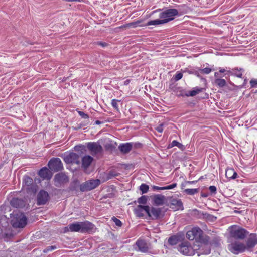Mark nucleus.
<instances>
[{"label": "nucleus", "instance_id": "obj_43", "mask_svg": "<svg viewBox=\"0 0 257 257\" xmlns=\"http://www.w3.org/2000/svg\"><path fill=\"white\" fill-rule=\"evenodd\" d=\"M209 190L211 194H216V193L217 189L215 186H210L209 187Z\"/></svg>", "mask_w": 257, "mask_h": 257}, {"label": "nucleus", "instance_id": "obj_13", "mask_svg": "<svg viewBox=\"0 0 257 257\" xmlns=\"http://www.w3.org/2000/svg\"><path fill=\"white\" fill-rule=\"evenodd\" d=\"M88 149L93 154L101 153L102 147L98 142H89L87 144Z\"/></svg>", "mask_w": 257, "mask_h": 257}, {"label": "nucleus", "instance_id": "obj_45", "mask_svg": "<svg viewBox=\"0 0 257 257\" xmlns=\"http://www.w3.org/2000/svg\"><path fill=\"white\" fill-rule=\"evenodd\" d=\"M163 125V123L160 124L159 126L156 127V130L159 133H162L164 130Z\"/></svg>", "mask_w": 257, "mask_h": 257}, {"label": "nucleus", "instance_id": "obj_6", "mask_svg": "<svg viewBox=\"0 0 257 257\" xmlns=\"http://www.w3.org/2000/svg\"><path fill=\"white\" fill-rule=\"evenodd\" d=\"M226 71V70L223 68H219V71L214 73V83L216 86L219 88H222L226 85V81L224 79L221 77L224 76H222L221 73H224Z\"/></svg>", "mask_w": 257, "mask_h": 257}, {"label": "nucleus", "instance_id": "obj_25", "mask_svg": "<svg viewBox=\"0 0 257 257\" xmlns=\"http://www.w3.org/2000/svg\"><path fill=\"white\" fill-rule=\"evenodd\" d=\"M225 176L229 179H234L237 177V174L232 168H228L226 169Z\"/></svg>", "mask_w": 257, "mask_h": 257}, {"label": "nucleus", "instance_id": "obj_38", "mask_svg": "<svg viewBox=\"0 0 257 257\" xmlns=\"http://www.w3.org/2000/svg\"><path fill=\"white\" fill-rule=\"evenodd\" d=\"M199 71L202 74H208L212 71V70L210 68L206 67L205 68L200 69Z\"/></svg>", "mask_w": 257, "mask_h": 257}, {"label": "nucleus", "instance_id": "obj_14", "mask_svg": "<svg viewBox=\"0 0 257 257\" xmlns=\"http://www.w3.org/2000/svg\"><path fill=\"white\" fill-rule=\"evenodd\" d=\"M64 161L67 163L79 165L80 164L79 156L76 153H70L65 157Z\"/></svg>", "mask_w": 257, "mask_h": 257}, {"label": "nucleus", "instance_id": "obj_1", "mask_svg": "<svg viewBox=\"0 0 257 257\" xmlns=\"http://www.w3.org/2000/svg\"><path fill=\"white\" fill-rule=\"evenodd\" d=\"M158 12H161L159 15L160 19L149 21L146 26L158 25L165 24L174 20L175 17L178 15V11L176 9H168L163 11H162L161 9H158L153 11L152 14Z\"/></svg>", "mask_w": 257, "mask_h": 257}, {"label": "nucleus", "instance_id": "obj_21", "mask_svg": "<svg viewBox=\"0 0 257 257\" xmlns=\"http://www.w3.org/2000/svg\"><path fill=\"white\" fill-rule=\"evenodd\" d=\"M132 148L133 144L132 143L121 144L118 147L120 151L124 154L128 153L132 150Z\"/></svg>", "mask_w": 257, "mask_h": 257}, {"label": "nucleus", "instance_id": "obj_30", "mask_svg": "<svg viewBox=\"0 0 257 257\" xmlns=\"http://www.w3.org/2000/svg\"><path fill=\"white\" fill-rule=\"evenodd\" d=\"M202 88H195L194 89L189 91L187 96H194L202 91Z\"/></svg>", "mask_w": 257, "mask_h": 257}, {"label": "nucleus", "instance_id": "obj_28", "mask_svg": "<svg viewBox=\"0 0 257 257\" xmlns=\"http://www.w3.org/2000/svg\"><path fill=\"white\" fill-rule=\"evenodd\" d=\"M174 146L178 147L180 149H181L182 151H183L185 149V146L176 140L173 141L170 145V147L171 148L173 147Z\"/></svg>", "mask_w": 257, "mask_h": 257}, {"label": "nucleus", "instance_id": "obj_50", "mask_svg": "<svg viewBox=\"0 0 257 257\" xmlns=\"http://www.w3.org/2000/svg\"><path fill=\"white\" fill-rule=\"evenodd\" d=\"M201 196L202 197H207L208 196H209V194L208 193H203V192H202L201 194Z\"/></svg>", "mask_w": 257, "mask_h": 257}, {"label": "nucleus", "instance_id": "obj_2", "mask_svg": "<svg viewBox=\"0 0 257 257\" xmlns=\"http://www.w3.org/2000/svg\"><path fill=\"white\" fill-rule=\"evenodd\" d=\"M10 223L15 228H23L27 224V218L19 210H14L10 214Z\"/></svg>", "mask_w": 257, "mask_h": 257}, {"label": "nucleus", "instance_id": "obj_53", "mask_svg": "<svg viewBox=\"0 0 257 257\" xmlns=\"http://www.w3.org/2000/svg\"><path fill=\"white\" fill-rule=\"evenodd\" d=\"M67 2H80V0H65Z\"/></svg>", "mask_w": 257, "mask_h": 257}, {"label": "nucleus", "instance_id": "obj_4", "mask_svg": "<svg viewBox=\"0 0 257 257\" xmlns=\"http://www.w3.org/2000/svg\"><path fill=\"white\" fill-rule=\"evenodd\" d=\"M227 231L230 236L236 239L243 240L248 234L246 230L235 225L230 226Z\"/></svg>", "mask_w": 257, "mask_h": 257}, {"label": "nucleus", "instance_id": "obj_9", "mask_svg": "<svg viewBox=\"0 0 257 257\" xmlns=\"http://www.w3.org/2000/svg\"><path fill=\"white\" fill-rule=\"evenodd\" d=\"M48 167L50 170L57 172L63 169V164L59 158L51 159L48 162Z\"/></svg>", "mask_w": 257, "mask_h": 257}, {"label": "nucleus", "instance_id": "obj_19", "mask_svg": "<svg viewBox=\"0 0 257 257\" xmlns=\"http://www.w3.org/2000/svg\"><path fill=\"white\" fill-rule=\"evenodd\" d=\"M152 200L154 204L156 206L163 205L167 202L166 197L161 194L154 195L152 198Z\"/></svg>", "mask_w": 257, "mask_h": 257}, {"label": "nucleus", "instance_id": "obj_31", "mask_svg": "<svg viewBox=\"0 0 257 257\" xmlns=\"http://www.w3.org/2000/svg\"><path fill=\"white\" fill-rule=\"evenodd\" d=\"M198 189H186L184 192L188 195H193L198 192Z\"/></svg>", "mask_w": 257, "mask_h": 257}, {"label": "nucleus", "instance_id": "obj_46", "mask_svg": "<svg viewBox=\"0 0 257 257\" xmlns=\"http://www.w3.org/2000/svg\"><path fill=\"white\" fill-rule=\"evenodd\" d=\"M97 44V45L101 46L103 47H105L108 45L107 43L103 42H98Z\"/></svg>", "mask_w": 257, "mask_h": 257}, {"label": "nucleus", "instance_id": "obj_32", "mask_svg": "<svg viewBox=\"0 0 257 257\" xmlns=\"http://www.w3.org/2000/svg\"><path fill=\"white\" fill-rule=\"evenodd\" d=\"M104 147L107 151H112L115 148V146L113 145L111 141L106 143L104 145Z\"/></svg>", "mask_w": 257, "mask_h": 257}, {"label": "nucleus", "instance_id": "obj_58", "mask_svg": "<svg viewBox=\"0 0 257 257\" xmlns=\"http://www.w3.org/2000/svg\"><path fill=\"white\" fill-rule=\"evenodd\" d=\"M188 73H189V74H193V73L192 72L190 71H188Z\"/></svg>", "mask_w": 257, "mask_h": 257}, {"label": "nucleus", "instance_id": "obj_8", "mask_svg": "<svg viewBox=\"0 0 257 257\" xmlns=\"http://www.w3.org/2000/svg\"><path fill=\"white\" fill-rule=\"evenodd\" d=\"M228 249L235 254H238L246 250L245 244L237 241L229 244L228 245Z\"/></svg>", "mask_w": 257, "mask_h": 257}, {"label": "nucleus", "instance_id": "obj_36", "mask_svg": "<svg viewBox=\"0 0 257 257\" xmlns=\"http://www.w3.org/2000/svg\"><path fill=\"white\" fill-rule=\"evenodd\" d=\"M149 189V187L146 184H142L140 186V190L143 194L146 193Z\"/></svg>", "mask_w": 257, "mask_h": 257}, {"label": "nucleus", "instance_id": "obj_29", "mask_svg": "<svg viewBox=\"0 0 257 257\" xmlns=\"http://www.w3.org/2000/svg\"><path fill=\"white\" fill-rule=\"evenodd\" d=\"M141 22H142L141 21L138 20L136 22H133L132 23L126 24L123 26H121L120 28H128V27L136 28L138 26H139V24L140 23H141Z\"/></svg>", "mask_w": 257, "mask_h": 257}, {"label": "nucleus", "instance_id": "obj_10", "mask_svg": "<svg viewBox=\"0 0 257 257\" xmlns=\"http://www.w3.org/2000/svg\"><path fill=\"white\" fill-rule=\"evenodd\" d=\"M179 250L184 255L192 256L195 254V250L188 242H184L179 247Z\"/></svg>", "mask_w": 257, "mask_h": 257}, {"label": "nucleus", "instance_id": "obj_59", "mask_svg": "<svg viewBox=\"0 0 257 257\" xmlns=\"http://www.w3.org/2000/svg\"><path fill=\"white\" fill-rule=\"evenodd\" d=\"M209 252H210V251H208V252L207 253H206V254L209 253Z\"/></svg>", "mask_w": 257, "mask_h": 257}, {"label": "nucleus", "instance_id": "obj_20", "mask_svg": "<svg viewBox=\"0 0 257 257\" xmlns=\"http://www.w3.org/2000/svg\"><path fill=\"white\" fill-rule=\"evenodd\" d=\"M39 175L43 179L49 180L52 176L51 171L47 167H43L39 172Z\"/></svg>", "mask_w": 257, "mask_h": 257}, {"label": "nucleus", "instance_id": "obj_37", "mask_svg": "<svg viewBox=\"0 0 257 257\" xmlns=\"http://www.w3.org/2000/svg\"><path fill=\"white\" fill-rule=\"evenodd\" d=\"M58 248H59V247L56 245L49 246L47 247L45 249H44V252L47 253L49 251H51L53 250H55Z\"/></svg>", "mask_w": 257, "mask_h": 257}, {"label": "nucleus", "instance_id": "obj_33", "mask_svg": "<svg viewBox=\"0 0 257 257\" xmlns=\"http://www.w3.org/2000/svg\"><path fill=\"white\" fill-rule=\"evenodd\" d=\"M178 241V237L175 236H171L168 239V243L171 245H176Z\"/></svg>", "mask_w": 257, "mask_h": 257}, {"label": "nucleus", "instance_id": "obj_56", "mask_svg": "<svg viewBox=\"0 0 257 257\" xmlns=\"http://www.w3.org/2000/svg\"><path fill=\"white\" fill-rule=\"evenodd\" d=\"M234 212L235 213H241L242 211H238L237 210H235Z\"/></svg>", "mask_w": 257, "mask_h": 257}, {"label": "nucleus", "instance_id": "obj_15", "mask_svg": "<svg viewBox=\"0 0 257 257\" xmlns=\"http://www.w3.org/2000/svg\"><path fill=\"white\" fill-rule=\"evenodd\" d=\"M48 200V193L45 191L41 190L37 195V204L39 205L45 204Z\"/></svg>", "mask_w": 257, "mask_h": 257}, {"label": "nucleus", "instance_id": "obj_7", "mask_svg": "<svg viewBox=\"0 0 257 257\" xmlns=\"http://www.w3.org/2000/svg\"><path fill=\"white\" fill-rule=\"evenodd\" d=\"M100 184V180L92 179L82 184L80 186V189L82 191H90L96 188Z\"/></svg>", "mask_w": 257, "mask_h": 257}, {"label": "nucleus", "instance_id": "obj_3", "mask_svg": "<svg viewBox=\"0 0 257 257\" xmlns=\"http://www.w3.org/2000/svg\"><path fill=\"white\" fill-rule=\"evenodd\" d=\"M135 214L139 217H149L156 219L163 216L162 210H134Z\"/></svg>", "mask_w": 257, "mask_h": 257}, {"label": "nucleus", "instance_id": "obj_26", "mask_svg": "<svg viewBox=\"0 0 257 257\" xmlns=\"http://www.w3.org/2000/svg\"><path fill=\"white\" fill-rule=\"evenodd\" d=\"M33 183V179L28 176H24L23 180V187H26V189H29V187Z\"/></svg>", "mask_w": 257, "mask_h": 257}, {"label": "nucleus", "instance_id": "obj_40", "mask_svg": "<svg viewBox=\"0 0 257 257\" xmlns=\"http://www.w3.org/2000/svg\"><path fill=\"white\" fill-rule=\"evenodd\" d=\"M112 220L115 223V225L117 226L120 227L122 225L121 222L115 217L112 218Z\"/></svg>", "mask_w": 257, "mask_h": 257}, {"label": "nucleus", "instance_id": "obj_16", "mask_svg": "<svg viewBox=\"0 0 257 257\" xmlns=\"http://www.w3.org/2000/svg\"><path fill=\"white\" fill-rule=\"evenodd\" d=\"M243 72L244 70L243 68H234L231 70H226V71L225 72L226 73L224 75V76L228 75V76H234L238 78H242Z\"/></svg>", "mask_w": 257, "mask_h": 257}, {"label": "nucleus", "instance_id": "obj_22", "mask_svg": "<svg viewBox=\"0 0 257 257\" xmlns=\"http://www.w3.org/2000/svg\"><path fill=\"white\" fill-rule=\"evenodd\" d=\"M170 203L171 205L174 206L181 209H184L183 203L180 199L171 197L170 198Z\"/></svg>", "mask_w": 257, "mask_h": 257}, {"label": "nucleus", "instance_id": "obj_47", "mask_svg": "<svg viewBox=\"0 0 257 257\" xmlns=\"http://www.w3.org/2000/svg\"><path fill=\"white\" fill-rule=\"evenodd\" d=\"M153 188L157 190H164V187H159L157 186H154Z\"/></svg>", "mask_w": 257, "mask_h": 257}, {"label": "nucleus", "instance_id": "obj_34", "mask_svg": "<svg viewBox=\"0 0 257 257\" xmlns=\"http://www.w3.org/2000/svg\"><path fill=\"white\" fill-rule=\"evenodd\" d=\"M120 102V100L113 99L111 100V105L117 111H119V108L118 105V102Z\"/></svg>", "mask_w": 257, "mask_h": 257}, {"label": "nucleus", "instance_id": "obj_44", "mask_svg": "<svg viewBox=\"0 0 257 257\" xmlns=\"http://www.w3.org/2000/svg\"><path fill=\"white\" fill-rule=\"evenodd\" d=\"M251 87H254L257 86V79H252L250 81Z\"/></svg>", "mask_w": 257, "mask_h": 257}, {"label": "nucleus", "instance_id": "obj_24", "mask_svg": "<svg viewBox=\"0 0 257 257\" xmlns=\"http://www.w3.org/2000/svg\"><path fill=\"white\" fill-rule=\"evenodd\" d=\"M93 158L89 155L84 156L82 159V167L84 168H87L91 164Z\"/></svg>", "mask_w": 257, "mask_h": 257}, {"label": "nucleus", "instance_id": "obj_27", "mask_svg": "<svg viewBox=\"0 0 257 257\" xmlns=\"http://www.w3.org/2000/svg\"><path fill=\"white\" fill-rule=\"evenodd\" d=\"M69 229L71 232H80V227L79 222H76L69 224Z\"/></svg>", "mask_w": 257, "mask_h": 257}, {"label": "nucleus", "instance_id": "obj_41", "mask_svg": "<svg viewBox=\"0 0 257 257\" xmlns=\"http://www.w3.org/2000/svg\"><path fill=\"white\" fill-rule=\"evenodd\" d=\"M78 113L79 115L80 116H81L83 118L89 119V115L85 113L83 111H78Z\"/></svg>", "mask_w": 257, "mask_h": 257}, {"label": "nucleus", "instance_id": "obj_52", "mask_svg": "<svg viewBox=\"0 0 257 257\" xmlns=\"http://www.w3.org/2000/svg\"><path fill=\"white\" fill-rule=\"evenodd\" d=\"M194 182V181H186L185 182V184H193V183Z\"/></svg>", "mask_w": 257, "mask_h": 257}, {"label": "nucleus", "instance_id": "obj_57", "mask_svg": "<svg viewBox=\"0 0 257 257\" xmlns=\"http://www.w3.org/2000/svg\"><path fill=\"white\" fill-rule=\"evenodd\" d=\"M128 82H129V80H127L125 81V84H128Z\"/></svg>", "mask_w": 257, "mask_h": 257}, {"label": "nucleus", "instance_id": "obj_23", "mask_svg": "<svg viewBox=\"0 0 257 257\" xmlns=\"http://www.w3.org/2000/svg\"><path fill=\"white\" fill-rule=\"evenodd\" d=\"M136 246L138 247V250L142 252H145L148 250V247L146 242L142 240H138L136 242Z\"/></svg>", "mask_w": 257, "mask_h": 257}, {"label": "nucleus", "instance_id": "obj_17", "mask_svg": "<svg viewBox=\"0 0 257 257\" xmlns=\"http://www.w3.org/2000/svg\"><path fill=\"white\" fill-rule=\"evenodd\" d=\"M68 177L62 173L57 174L54 178L55 185L57 186L68 182Z\"/></svg>", "mask_w": 257, "mask_h": 257}, {"label": "nucleus", "instance_id": "obj_18", "mask_svg": "<svg viewBox=\"0 0 257 257\" xmlns=\"http://www.w3.org/2000/svg\"><path fill=\"white\" fill-rule=\"evenodd\" d=\"M12 207L16 209H21L25 207L26 202L22 199L14 198L10 201Z\"/></svg>", "mask_w": 257, "mask_h": 257}, {"label": "nucleus", "instance_id": "obj_11", "mask_svg": "<svg viewBox=\"0 0 257 257\" xmlns=\"http://www.w3.org/2000/svg\"><path fill=\"white\" fill-rule=\"evenodd\" d=\"M79 225L80 232L82 233L91 232L93 231L95 228L94 224L87 221L79 222Z\"/></svg>", "mask_w": 257, "mask_h": 257}, {"label": "nucleus", "instance_id": "obj_42", "mask_svg": "<svg viewBox=\"0 0 257 257\" xmlns=\"http://www.w3.org/2000/svg\"><path fill=\"white\" fill-rule=\"evenodd\" d=\"M177 186L176 183H173L170 185L164 187V190H170L175 188Z\"/></svg>", "mask_w": 257, "mask_h": 257}, {"label": "nucleus", "instance_id": "obj_12", "mask_svg": "<svg viewBox=\"0 0 257 257\" xmlns=\"http://www.w3.org/2000/svg\"><path fill=\"white\" fill-rule=\"evenodd\" d=\"M257 244V236L256 234L251 233L249 235L248 238L246 241L245 247L246 250H250Z\"/></svg>", "mask_w": 257, "mask_h": 257}, {"label": "nucleus", "instance_id": "obj_48", "mask_svg": "<svg viewBox=\"0 0 257 257\" xmlns=\"http://www.w3.org/2000/svg\"><path fill=\"white\" fill-rule=\"evenodd\" d=\"M70 231L69 229V225L68 226L65 227L63 229V233H67Z\"/></svg>", "mask_w": 257, "mask_h": 257}, {"label": "nucleus", "instance_id": "obj_55", "mask_svg": "<svg viewBox=\"0 0 257 257\" xmlns=\"http://www.w3.org/2000/svg\"><path fill=\"white\" fill-rule=\"evenodd\" d=\"M181 189H184V187L185 186V185L184 183H182L181 184Z\"/></svg>", "mask_w": 257, "mask_h": 257}, {"label": "nucleus", "instance_id": "obj_49", "mask_svg": "<svg viewBox=\"0 0 257 257\" xmlns=\"http://www.w3.org/2000/svg\"><path fill=\"white\" fill-rule=\"evenodd\" d=\"M138 207L139 208V209H150V207L149 206H143V205H139L138 206Z\"/></svg>", "mask_w": 257, "mask_h": 257}, {"label": "nucleus", "instance_id": "obj_51", "mask_svg": "<svg viewBox=\"0 0 257 257\" xmlns=\"http://www.w3.org/2000/svg\"><path fill=\"white\" fill-rule=\"evenodd\" d=\"M209 217H210V221H214L216 220V217L213 216L209 215Z\"/></svg>", "mask_w": 257, "mask_h": 257}, {"label": "nucleus", "instance_id": "obj_39", "mask_svg": "<svg viewBox=\"0 0 257 257\" xmlns=\"http://www.w3.org/2000/svg\"><path fill=\"white\" fill-rule=\"evenodd\" d=\"M174 77L175 80L177 81L180 80L182 78L183 74L178 71Z\"/></svg>", "mask_w": 257, "mask_h": 257}, {"label": "nucleus", "instance_id": "obj_35", "mask_svg": "<svg viewBox=\"0 0 257 257\" xmlns=\"http://www.w3.org/2000/svg\"><path fill=\"white\" fill-rule=\"evenodd\" d=\"M148 197L147 196H142L138 199L137 202L140 204L145 205L147 203Z\"/></svg>", "mask_w": 257, "mask_h": 257}, {"label": "nucleus", "instance_id": "obj_54", "mask_svg": "<svg viewBox=\"0 0 257 257\" xmlns=\"http://www.w3.org/2000/svg\"><path fill=\"white\" fill-rule=\"evenodd\" d=\"M95 123L96 124H100L101 123V122L99 120H96Z\"/></svg>", "mask_w": 257, "mask_h": 257}, {"label": "nucleus", "instance_id": "obj_5", "mask_svg": "<svg viewBox=\"0 0 257 257\" xmlns=\"http://www.w3.org/2000/svg\"><path fill=\"white\" fill-rule=\"evenodd\" d=\"M186 237L190 240L196 239L200 242H206L207 240L204 238L203 231L199 227H193L191 230L186 233Z\"/></svg>", "mask_w": 257, "mask_h": 257}]
</instances>
